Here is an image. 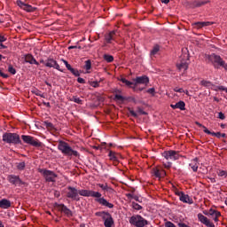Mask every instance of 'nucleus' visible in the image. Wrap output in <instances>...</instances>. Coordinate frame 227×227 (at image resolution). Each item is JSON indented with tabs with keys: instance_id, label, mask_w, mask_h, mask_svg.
<instances>
[{
	"instance_id": "obj_57",
	"label": "nucleus",
	"mask_w": 227,
	"mask_h": 227,
	"mask_svg": "<svg viewBox=\"0 0 227 227\" xmlns=\"http://www.w3.org/2000/svg\"><path fill=\"white\" fill-rule=\"evenodd\" d=\"M134 196L132 193H128L127 198H130L131 200H134Z\"/></svg>"
},
{
	"instance_id": "obj_58",
	"label": "nucleus",
	"mask_w": 227,
	"mask_h": 227,
	"mask_svg": "<svg viewBox=\"0 0 227 227\" xmlns=\"http://www.w3.org/2000/svg\"><path fill=\"white\" fill-rule=\"evenodd\" d=\"M138 113L140 114H146V112L143 111V109H141V108L138 109Z\"/></svg>"
},
{
	"instance_id": "obj_50",
	"label": "nucleus",
	"mask_w": 227,
	"mask_h": 227,
	"mask_svg": "<svg viewBox=\"0 0 227 227\" xmlns=\"http://www.w3.org/2000/svg\"><path fill=\"white\" fill-rule=\"evenodd\" d=\"M218 118L220 120H226V116L224 115V114H223V112L218 113Z\"/></svg>"
},
{
	"instance_id": "obj_45",
	"label": "nucleus",
	"mask_w": 227,
	"mask_h": 227,
	"mask_svg": "<svg viewBox=\"0 0 227 227\" xmlns=\"http://www.w3.org/2000/svg\"><path fill=\"white\" fill-rule=\"evenodd\" d=\"M219 211L215 210V209H213V208H210L208 210V214L211 217H213L215 214H218Z\"/></svg>"
},
{
	"instance_id": "obj_44",
	"label": "nucleus",
	"mask_w": 227,
	"mask_h": 227,
	"mask_svg": "<svg viewBox=\"0 0 227 227\" xmlns=\"http://www.w3.org/2000/svg\"><path fill=\"white\" fill-rule=\"evenodd\" d=\"M71 74H73V75H74L75 77H79V75H81V74L79 73L78 70L74 69V67L70 70Z\"/></svg>"
},
{
	"instance_id": "obj_55",
	"label": "nucleus",
	"mask_w": 227,
	"mask_h": 227,
	"mask_svg": "<svg viewBox=\"0 0 227 227\" xmlns=\"http://www.w3.org/2000/svg\"><path fill=\"white\" fill-rule=\"evenodd\" d=\"M164 168H166V169H169V168H171V162L165 163Z\"/></svg>"
},
{
	"instance_id": "obj_64",
	"label": "nucleus",
	"mask_w": 227,
	"mask_h": 227,
	"mask_svg": "<svg viewBox=\"0 0 227 227\" xmlns=\"http://www.w3.org/2000/svg\"><path fill=\"white\" fill-rule=\"evenodd\" d=\"M203 214H204V215H209L208 211H207V210H204Z\"/></svg>"
},
{
	"instance_id": "obj_21",
	"label": "nucleus",
	"mask_w": 227,
	"mask_h": 227,
	"mask_svg": "<svg viewBox=\"0 0 227 227\" xmlns=\"http://www.w3.org/2000/svg\"><path fill=\"white\" fill-rule=\"evenodd\" d=\"M204 132L205 134H208L209 136H215V137H218V139H221V137H226V135L224 133L221 132H211L207 129V127H204Z\"/></svg>"
},
{
	"instance_id": "obj_6",
	"label": "nucleus",
	"mask_w": 227,
	"mask_h": 227,
	"mask_svg": "<svg viewBox=\"0 0 227 227\" xmlns=\"http://www.w3.org/2000/svg\"><path fill=\"white\" fill-rule=\"evenodd\" d=\"M83 191H90V190H77L75 187L68 186L67 192V198H69L74 201H79V195L84 196L81 193Z\"/></svg>"
},
{
	"instance_id": "obj_59",
	"label": "nucleus",
	"mask_w": 227,
	"mask_h": 227,
	"mask_svg": "<svg viewBox=\"0 0 227 227\" xmlns=\"http://www.w3.org/2000/svg\"><path fill=\"white\" fill-rule=\"evenodd\" d=\"M219 90H221V91H225L226 92L227 88H225L224 86H220Z\"/></svg>"
},
{
	"instance_id": "obj_34",
	"label": "nucleus",
	"mask_w": 227,
	"mask_h": 227,
	"mask_svg": "<svg viewBox=\"0 0 227 227\" xmlns=\"http://www.w3.org/2000/svg\"><path fill=\"white\" fill-rule=\"evenodd\" d=\"M98 185L100 187V189H102V191H106V192L111 191V187H109L107 184H98Z\"/></svg>"
},
{
	"instance_id": "obj_27",
	"label": "nucleus",
	"mask_w": 227,
	"mask_h": 227,
	"mask_svg": "<svg viewBox=\"0 0 227 227\" xmlns=\"http://www.w3.org/2000/svg\"><path fill=\"white\" fill-rule=\"evenodd\" d=\"M162 173L163 175L166 173L164 170H160L157 168H153V175L156 176V178H162Z\"/></svg>"
},
{
	"instance_id": "obj_51",
	"label": "nucleus",
	"mask_w": 227,
	"mask_h": 227,
	"mask_svg": "<svg viewBox=\"0 0 227 227\" xmlns=\"http://www.w3.org/2000/svg\"><path fill=\"white\" fill-rule=\"evenodd\" d=\"M165 227H176V225H175V223L172 222H167L165 223Z\"/></svg>"
},
{
	"instance_id": "obj_48",
	"label": "nucleus",
	"mask_w": 227,
	"mask_h": 227,
	"mask_svg": "<svg viewBox=\"0 0 227 227\" xmlns=\"http://www.w3.org/2000/svg\"><path fill=\"white\" fill-rule=\"evenodd\" d=\"M77 82H79L80 84H86V80H84V78L78 77Z\"/></svg>"
},
{
	"instance_id": "obj_38",
	"label": "nucleus",
	"mask_w": 227,
	"mask_h": 227,
	"mask_svg": "<svg viewBox=\"0 0 227 227\" xmlns=\"http://www.w3.org/2000/svg\"><path fill=\"white\" fill-rule=\"evenodd\" d=\"M85 70H91V60H86L84 65Z\"/></svg>"
},
{
	"instance_id": "obj_23",
	"label": "nucleus",
	"mask_w": 227,
	"mask_h": 227,
	"mask_svg": "<svg viewBox=\"0 0 227 227\" xmlns=\"http://www.w3.org/2000/svg\"><path fill=\"white\" fill-rule=\"evenodd\" d=\"M170 107L172 109H180V111H185V102L184 101H179L176 103L175 105H170Z\"/></svg>"
},
{
	"instance_id": "obj_10",
	"label": "nucleus",
	"mask_w": 227,
	"mask_h": 227,
	"mask_svg": "<svg viewBox=\"0 0 227 227\" xmlns=\"http://www.w3.org/2000/svg\"><path fill=\"white\" fill-rule=\"evenodd\" d=\"M9 184L15 185V187H20V185H26V183L20 179V176L16 175H9L7 176Z\"/></svg>"
},
{
	"instance_id": "obj_36",
	"label": "nucleus",
	"mask_w": 227,
	"mask_h": 227,
	"mask_svg": "<svg viewBox=\"0 0 227 227\" xmlns=\"http://www.w3.org/2000/svg\"><path fill=\"white\" fill-rule=\"evenodd\" d=\"M200 84L202 86H205L206 88H212V86H214V84H212L211 82L205 81V80L201 81Z\"/></svg>"
},
{
	"instance_id": "obj_35",
	"label": "nucleus",
	"mask_w": 227,
	"mask_h": 227,
	"mask_svg": "<svg viewBox=\"0 0 227 227\" xmlns=\"http://www.w3.org/2000/svg\"><path fill=\"white\" fill-rule=\"evenodd\" d=\"M131 207L134 208V210H143V206L136 203V202H131Z\"/></svg>"
},
{
	"instance_id": "obj_28",
	"label": "nucleus",
	"mask_w": 227,
	"mask_h": 227,
	"mask_svg": "<svg viewBox=\"0 0 227 227\" xmlns=\"http://www.w3.org/2000/svg\"><path fill=\"white\" fill-rule=\"evenodd\" d=\"M120 82H123V84L128 86V88H132V90H134V91H136V87L134 86V82H132L125 78H121Z\"/></svg>"
},
{
	"instance_id": "obj_2",
	"label": "nucleus",
	"mask_w": 227,
	"mask_h": 227,
	"mask_svg": "<svg viewBox=\"0 0 227 227\" xmlns=\"http://www.w3.org/2000/svg\"><path fill=\"white\" fill-rule=\"evenodd\" d=\"M58 150H59L65 157H79L80 155L79 152L74 150L72 146H70V144L63 140L59 141Z\"/></svg>"
},
{
	"instance_id": "obj_8",
	"label": "nucleus",
	"mask_w": 227,
	"mask_h": 227,
	"mask_svg": "<svg viewBox=\"0 0 227 227\" xmlns=\"http://www.w3.org/2000/svg\"><path fill=\"white\" fill-rule=\"evenodd\" d=\"M21 139L27 145H30V146H35V148H42V142H40V140H38L35 137H31L29 135H22Z\"/></svg>"
},
{
	"instance_id": "obj_1",
	"label": "nucleus",
	"mask_w": 227,
	"mask_h": 227,
	"mask_svg": "<svg viewBox=\"0 0 227 227\" xmlns=\"http://www.w3.org/2000/svg\"><path fill=\"white\" fill-rule=\"evenodd\" d=\"M81 194L83 195L84 198H95V201L101 205L102 207H107V208H114V205L107 200H106L104 197H102V193L99 192L95 191H83L81 192Z\"/></svg>"
},
{
	"instance_id": "obj_18",
	"label": "nucleus",
	"mask_w": 227,
	"mask_h": 227,
	"mask_svg": "<svg viewBox=\"0 0 227 227\" xmlns=\"http://www.w3.org/2000/svg\"><path fill=\"white\" fill-rule=\"evenodd\" d=\"M178 196L180 201H182L183 203H188V205H192V203H194L192 199L190 198L188 194L184 193V192H179Z\"/></svg>"
},
{
	"instance_id": "obj_33",
	"label": "nucleus",
	"mask_w": 227,
	"mask_h": 227,
	"mask_svg": "<svg viewBox=\"0 0 227 227\" xmlns=\"http://www.w3.org/2000/svg\"><path fill=\"white\" fill-rule=\"evenodd\" d=\"M160 51V46L159 44H156L153 46V50L151 51V56H155Z\"/></svg>"
},
{
	"instance_id": "obj_25",
	"label": "nucleus",
	"mask_w": 227,
	"mask_h": 227,
	"mask_svg": "<svg viewBox=\"0 0 227 227\" xmlns=\"http://www.w3.org/2000/svg\"><path fill=\"white\" fill-rule=\"evenodd\" d=\"M208 0H195L193 3H192V6L193 8H200L201 6H205V4H207Z\"/></svg>"
},
{
	"instance_id": "obj_14",
	"label": "nucleus",
	"mask_w": 227,
	"mask_h": 227,
	"mask_svg": "<svg viewBox=\"0 0 227 227\" xmlns=\"http://www.w3.org/2000/svg\"><path fill=\"white\" fill-rule=\"evenodd\" d=\"M45 67H47L48 68H54L55 70H59V72H63V70L59 67V64H58V61H56L52 58H48L45 60Z\"/></svg>"
},
{
	"instance_id": "obj_47",
	"label": "nucleus",
	"mask_w": 227,
	"mask_h": 227,
	"mask_svg": "<svg viewBox=\"0 0 227 227\" xmlns=\"http://www.w3.org/2000/svg\"><path fill=\"white\" fill-rule=\"evenodd\" d=\"M218 176H224V178H226L227 172L225 170H219Z\"/></svg>"
},
{
	"instance_id": "obj_43",
	"label": "nucleus",
	"mask_w": 227,
	"mask_h": 227,
	"mask_svg": "<svg viewBox=\"0 0 227 227\" xmlns=\"http://www.w3.org/2000/svg\"><path fill=\"white\" fill-rule=\"evenodd\" d=\"M213 217L215 223H219V217H221V212L216 213Z\"/></svg>"
},
{
	"instance_id": "obj_29",
	"label": "nucleus",
	"mask_w": 227,
	"mask_h": 227,
	"mask_svg": "<svg viewBox=\"0 0 227 227\" xmlns=\"http://www.w3.org/2000/svg\"><path fill=\"white\" fill-rule=\"evenodd\" d=\"M198 158H195L192 160V162L189 164V166L192 168V171L196 173L198 171Z\"/></svg>"
},
{
	"instance_id": "obj_22",
	"label": "nucleus",
	"mask_w": 227,
	"mask_h": 227,
	"mask_svg": "<svg viewBox=\"0 0 227 227\" xmlns=\"http://www.w3.org/2000/svg\"><path fill=\"white\" fill-rule=\"evenodd\" d=\"M25 61L26 63H29V65H36L37 67L40 65V63L36 61V59H35L31 54L25 55Z\"/></svg>"
},
{
	"instance_id": "obj_13",
	"label": "nucleus",
	"mask_w": 227,
	"mask_h": 227,
	"mask_svg": "<svg viewBox=\"0 0 227 227\" xmlns=\"http://www.w3.org/2000/svg\"><path fill=\"white\" fill-rule=\"evenodd\" d=\"M135 90H137L138 84H144L145 86H148L150 82V78L146 75L137 76V78L133 79Z\"/></svg>"
},
{
	"instance_id": "obj_41",
	"label": "nucleus",
	"mask_w": 227,
	"mask_h": 227,
	"mask_svg": "<svg viewBox=\"0 0 227 227\" xmlns=\"http://www.w3.org/2000/svg\"><path fill=\"white\" fill-rule=\"evenodd\" d=\"M8 72H10V74H12V75H15V74H17V70H15L13 66L12 65H9Z\"/></svg>"
},
{
	"instance_id": "obj_52",
	"label": "nucleus",
	"mask_w": 227,
	"mask_h": 227,
	"mask_svg": "<svg viewBox=\"0 0 227 227\" xmlns=\"http://www.w3.org/2000/svg\"><path fill=\"white\" fill-rule=\"evenodd\" d=\"M147 93H149L150 95H155V88L148 89Z\"/></svg>"
},
{
	"instance_id": "obj_3",
	"label": "nucleus",
	"mask_w": 227,
	"mask_h": 227,
	"mask_svg": "<svg viewBox=\"0 0 227 227\" xmlns=\"http://www.w3.org/2000/svg\"><path fill=\"white\" fill-rule=\"evenodd\" d=\"M204 58L206 62L212 63L215 68H219V67H222V68L227 70V64L224 60H223L221 56L213 53L211 55L206 54Z\"/></svg>"
},
{
	"instance_id": "obj_15",
	"label": "nucleus",
	"mask_w": 227,
	"mask_h": 227,
	"mask_svg": "<svg viewBox=\"0 0 227 227\" xmlns=\"http://www.w3.org/2000/svg\"><path fill=\"white\" fill-rule=\"evenodd\" d=\"M55 207L58 208L59 212H63L67 217H72L74 213L68 207L65 206V204H55Z\"/></svg>"
},
{
	"instance_id": "obj_24",
	"label": "nucleus",
	"mask_w": 227,
	"mask_h": 227,
	"mask_svg": "<svg viewBox=\"0 0 227 227\" xmlns=\"http://www.w3.org/2000/svg\"><path fill=\"white\" fill-rule=\"evenodd\" d=\"M115 36H116V31H111L109 34H107L105 36V40L106 42V43H111V42H113V40H115Z\"/></svg>"
},
{
	"instance_id": "obj_30",
	"label": "nucleus",
	"mask_w": 227,
	"mask_h": 227,
	"mask_svg": "<svg viewBox=\"0 0 227 227\" xmlns=\"http://www.w3.org/2000/svg\"><path fill=\"white\" fill-rule=\"evenodd\" d=\"M6 40H8V38H6V36L0 34V50L1 49H8V46L3 44V43L6 42Z\"/></svg>"
},
{
	"instance_id": "obj_62",
	"label": "nucleus",
	"mask_w": 227,
	"mask_h": 227,
	"mask_svg": "<svg viewBox=\"0 0 227 227\" xmlns=\"http://www.w3.org/2000/svg\"><path fill=\"white\" fill-rule=\"evenodd\" d=\"M161 3H163L164 4H168L169 3V0H161Z\"/></svg>"
},
{
	"instance_id": "obj_53",
	"label": "nucleus",
	"mask_w": 227,
	"mask_h": 227,
	"mask_svg": "<svg viewBox=\"0 0 227 227\" xmlns=\"http://www.w3.org/2000/svg\"><path fill=\"white\" fill-rule=\"evenodd\" d=\"M129 114L133 116V118H137V114L134 112V110H129Z\"/></svg>"
},
{
	"instance_id": "obj_56",
	"label": "nucleus",
	"mask_w": 227,
	"mask_h": 227,
	"mask_svg": "<svg viewBox=\"0 0 227 227\" xmlns=\"http://www.w3.org/2000/svg\"><path fill=\"white\" fill-rule=\"evenodd\" d=\"M1 77H3L4 79H8V74L2 73V74H0Z\"/></svg>"
},
{
	"instance_id": "obj_19",
	"label": "nucleus",
	"mask_w": 227,
	"mask_h": 227,
	"mask_svg": "<svg viewBox=\"0 0 227 227\" xmlns=\"http://www.w3.org/2000/svg\"><path fill=\"white\" fill-rule=\"evenodd\" d=\"M108 157L113 162H119L120 159H121V154L114 151H109Z\"/></svg>"
},
{
	"instance_id": "obj_40",
	"label": "nucleus",
	"mask_w": 227,
	"mask_h": 227,
	"mask_svg": "<svg viewBox=\"0 0 227 227\" xmlns=\"http://www.w3.org/2000/svg\"><path fill=\"white\" fill-rule=\"evenodd\" d=\"M32 93H34V95H36V97L45 98V96H43V94H42V91H40L39 90H33Z\"/></svg>"
},
{
	"instance_id": "obj_32",
	"label": "nucleus",
	"mask_w": 227,
	"mask_h": 227,
	"mask_svg": "<svg viewBox=\"0 0 227 227\" xmlns=\"http://www.w3.org/2000/svg\"><path fill=\"white\" fill-rule=\"evenodd\" d=\"M103 59H105V61L106 63H113L114 61V57H113V55H109V54H105L103 56Z\"/></svg>"
},
{
	"instance_id": "obj_31",
	"label": "nucleus",
	"mask_w": 227,
	"mask_h": 227,
	"mask_svg": "<svg viewBox=\"0 0 227 227\" xmlns=\"http://www.w3.org/2000/svg\"><path fill=\"white\" fill-rule=\"evenodd\" d=\"M18 171H24L26 169V161L16 163Z\"/></svg>"
},
{
	"instance_id": "obj_26",
	"label": "nucleus",
	"mask_w": 227,
	"mask_h": 227,
	"mask_svg": "<svg viewBox=\"0 0 227 227\" xmlns=\"http://www.w3.org/2000/svg\"><path fill=\"white\" fill-rule=\"evenodd\" d=\"M12 207V202L6 199H3L0 200V208L7 209Z\"/></svg>"
},
{
	"instance_id": "obj_5",
	"label": "nucleus",
	"mask_w": 227,
	"mask_h": 227,
	"mask_svg": "<svg viewBox=\"0 0 227 227\" xmlns=\"http://www.w3.org/2000/svg\"><path fill=\"white\" fill-rule=\"evenodd\" d=\"M95 215L97 217H101V219L104 221V226L105 227H113V226H114V219L113 218V215H110L109 212L98 211V212L95 213Z\"/></svg>"
},
{
	"instance_id": "obj_63",
	"label": "nucleus",
	"mask_w": 227,
	"mask_h": 227,
	"mask_svg": "<svg viewBox=\"0 0 227 227\" xmlns=\"http://www.w3.org/2000/svg\"><path fill=\"white\" fill-rule=\"evenodd\" d=\"M43 105L46 106V107H51V103H49V102L48 103L44 102Z\"/></svg>"
},
{
	"instance_id": "obj_4",
	"label": "nucleus",
	"mask_w": 227,
	"mask_h": 227,
	"mask_svg": "<svg viewBox=\"0 0 227 227\" xmlns=\"http://www.w3.org/2000/svg\"><path fill=\"white\" fill-rule=\"evenodd\" d=\"M2 141L7 143V145H22L20 136L17 133L5 132L3 134Z\"/></svg>"
},
{
	"instance_id": "obj_37",
	"label": "nucleus",
	"mask_w": 227,
	"mask_h": 227,
	"mask_svg": "<svg viewBox=\"0 0 227 227\" xmlns=\"http://www.w3.org/2000/svg\"><path fill=\"white\" fill-rule=\"evenodd\" d=\"M174 91H176V93H185L186 95H188V93H189L188 90H184V89H182V88L178 89V87H176L174 89Z\"/></svg>"
},
{
	"instance_id": "obj_16",
	"label": "nucleus",
	"mask_w": 227,
	"mask_h": 227,
	"mask_svg": "<svg viewBox=\"0 0 227 227\" xmlns=\"http://www.w3.org/2000/svg\"><path fill=\"white\" fill-rule=\"evenodd\" d=\"M197 217H198L200 223H201L202 224L206 225L207 227H215L214 223H212L210 221V219H208L207 216L203 215V214L199 213L197 215Z\"/></svg>"
},
{
	"instance_id": "obj_39",
	"label": "nucleus",
	"mask_w": 227,
	"mask_h": 227,
	"mask_svg": "<svg viewBox=\"0 0 227 227\" xmlns=\"http://www.w3.org/2000/svg\"><path fill=\"white\" fill-rule=\"evenodd\" d=\"M44 125L46 129H50L51 130H54V124L50 121H44Z\"/></svg>"
},
{
	"instance_id": "obj_42",
	"label": "nucleus",
	"mask_w": 227,
	"mask_h": 227,
	"mask_svg": "<svg viewBox=\"0 0 227 227\" xmlns=\"http://www.w3.org/2000/svg\"><path fill=\"white\" fill-rule=\"evenodd\" d=\"M114 100H119V102H123L125 100V98L120 94H115Z\"/></svg>"
},
{
	"instance_id": "obj_9",
	"label": "nucleus",
	"mask_w": 227,
	"mask_h": 227,
	"mask_svg": "<svg viewBox=\"0 0 227 227\" xmlns=\"http://www.w3.org/2000/svg\"><path fill=\"white\" fill-rule=\"evenodd\" d=\"M188 61H189V56L184 55L183 57H181V59L176 63L177 69L180 72L187 71V68H189V62Z\"/></svg>"
},
{
	"instance_id": "obj_7",
	"label": "nucleus",
	"mask_w": 227,
	"mask_h": 227,
	"mask_svg": "<svg viewBox=\"0 0 227 227\" xmlns=\"http://www.w3.org/2000/svg\"><path fill=\"white\" fill-rule=\"evenodd\" d=\"M129 223L136 227H145L146 225H148V220L145 219L140 215H132L129 218Z\"/></svg>"
},
{
	"instance_id": "obj_49",
	"label": "nucleus",
	"mask_w": 227,
	"mask_h": 227,
	"mask_svg": "<svg viewBox=\"0 0 227 227\" xmlns=\"http://www.w3.org/2000/svg\"><path fill=\"white\" fill-rule=\"evenodd\" d=\"M90 86H92V88H98L100 84L98 83V82H91Z\"/></svg>"
},
{
	"instance_id": "obj_12",
	"label": "nucleus",
	"mask_w": 227,
	"mask_h": 227,
	"mask_svg": "<svg viewBox=\"0 0 227 227\" xmlns=\"http://www.w3.org/2000/svg\"><path fill=\"white\" fill-rule=\"evenodd\" d=\"M162 157H164L167 160H178L180 159V154L176 151H165L162 153Z\"/></svg>"
},
{
	"instance_id": "obj_20",
	"label": "nucleus",
	"mask_w": 227,
	"mask_h": 227,
	"mask_svg": "<svg viewBox=\"0 0 227 227\" xmlns=\"http://www.w3.org/2000/svg\"><path fill=\"white\" fill-rule=\"evenodd\" d=\"M195 29H201V27H207V26H212L210 21H199L192 24Z\"/></svg>"
},
{
	"instance_id": "obj_17",
	"label": "nucleus",
	"mask_w": 227,
	"mask_h": 227,
	"mask_svg": "<svg viewBox=\"0 0 227 227\" xmlns=\"http://www.w3.org/2000/svg\"><path fill=\"white\" fill-rule=\"evenodd\" d=\"M16 4L20 6V8H21V10H24L25 12H35V10H36V8L32 7L31 5L22 2L21 0H17Z\"/></svg>"
},
{
	"instance_id": "obj_54",
	"label": "nucleus",
	"mask_w": 227,
	"mask_h": 227,
	"mask_svg": "<svg viewBox=\"0 0 227 227\" xmlns=\"http://www.w3.org/2000/svg\"><path fill=\"white\" fill-rule=\"evenodd\" d=\"M133 200H135V201H138V203H141V202L143 201V200H141L139 199V197L137 196V195H134Z\"/></svg>"
},
{
	"instance_id": "obj_11",
	"label": "nucleus",
	"mask_w": 227,
	"mask_h": 227,
	"mask_svg": "<svg viewBox=\"0 0 227 227\" xmlns=\"http://www.w3.org/2000/svg\"><path fill=\"white\" fill-rule=\"evenodd\" d=\"M39 173H42V175H43L46 182H56V176H58L54 174L53 171L41 168L39 169Z\"/></svg>"
},
{
	"instance_id": "obj_46",
	"label": "nucleus",
	"mask_w": 227,
	"mask_h": 227,
	"mask_svg": "<svg viewBox=\"0 0 227 227\" xmlns=\"http://www.w3.org/2000/svg\"><path fill=\"white\" fill-rule=\"evenodd\" d=\"M73 102H74L75 104H82V99H80L77 97H73Z\"/></svg>"
},
{
	"instance_id": "obj_60",
	"label": "nucleus",
	"mask_w": 227,
	"mask_h": 227,
	"mask_svg": "<svg viewBox=\"0 0 227 227\" xmlns=\"http://www.w3.org/2000/svg\"><path fill=\"white\" fill-rule=\"evenodd\" d=\"M66 67L67 68V70H69V72L72 70V66H70V64H67Z\"/></svg>"
},
{
	"instance_id": "obj_61",
	"label": "nucleus",
	"mask_w": 227,
	"mask_h": 227,
	"mask_svg": "<svg viewBox=\"0 0 227 227\" xmlns=\"http://www.w3.org/2000/svg\"><path fill=\"white\" fill-rule=\"evenodd\" d=\"M54 194H55V197H56V198H59V192L55 191V193H54Z\"/></svg>"
}]
</instances>
